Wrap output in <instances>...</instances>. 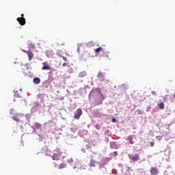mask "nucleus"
<instances>
[{"instance_id":"nucleus-13","label":"nucleus","mask_w":175,"mask_h":175,"mask_svg":"<svg viewBox=\"0 0 175 175\" xmlns=\"http://www.w3.org/2000/svg\"><path fill=\"white\" fill-rule=\"evenodd\" d=\"M33 83H34V84H39L40 83V79L38 77H36L33 79Z\"/></svg>"},{"instance_id":"nucleus-7","label":"nucleus","mask_w":175,"mask_h":175,"mask_svg":"<svg viewBox=\"0 0 175 175\" xmlns=\"http://www.w3.org/2000/svg\"><path fill=\"white\" fill-rule=\"evenodd\" d=\"M150 172L152 175H158V167H152L150 168Z\"/></svg>"},{"instance_id":"nucleus-17","label":"nucleus","mask_w":175,"mask_h":175,"mask_svg":"<svg viewBox=\"0 0 175 175\" xmlns=\"http://www.w3.org/2000/svg\"><path fill=\"white\" fill-rule=\"evenodd\" d=\"M65 167H66V163H62L59 165L58 169H65Z\"/></svg>"},{"instance_id":"nucleus-5","label":"nucleus","mask_w":175,"mask_h":175,"mask_svg":"<svg viewBox=\"0 0 175 175\" xmlns=\"http://www.w3.org/2000/svg\"><path fill=\"white\" fill-rule=\"evenodd\" d=\"M23 53H25V54L28 55L29 61H32L34 57L33 53H32V51L23 50Z\"/></svg>"},{"instance_id":"nucleus-20","label":"nucleus","mask_w":175,"mask_h":175,"mask_svg":"<svg viewBox=\"0 0 175 175\" xmlns=\"http://www.w3.org/2000/svg\"><path fill=\"white\" fill-rule=\"evenodd\" d=\"M112 155H113V157H117V155H118V152L117 151H115V152H113L112 153Z\"/></svg>"},{"instance_id":"nucleus-33","label":"nucleus","mask_w":175,"mask_h":175,"mask_svg":"<svg viewBox=\"0 0 175 175\" xmlns=\"http://www.w3.org/2000/svg\"><path fill=\"white\" fill-rule=\"evenodd\" d=\"M75 131H77V129H75Z\"/></svg>"},{"instance_id":"nucleus-11","label":"nucleus","mask_w":175,"mask_h":175,"mask_svg":"<svg viewBox=\"0 0 175 175\" xmlns=\"http://www.w3.org/2000/svg\"><path fill=\"white\" fill-rule=\"evenodd\" d=\"M96 165V161H95V160H94V159H92L90 161L89 166L90 167H95Z\"/></svg>"},{"instance_id":"nucleus-8","label":"nucleus","mask_w":175,"mask_h":175,"mask_svg":"<svg viewBox=\"0 0 175 175\" xmlns=\"http://www.w3.org/2000/svg\"><path fill=\"white\" fill-rule=\"evenodd\" d=\"M42 65L44 66L42 67V70H50L51 68L50 66L47 65V62L42 63Z\"/></svg>"},{"instance_id":"nucleus-19","label":"nucleus","mask_w":175,"mask_h":175,"mask_svg":"<svg viewBox=\"0 0 175 175\" xmlns=\"http://www.w3.org/2000/svg\"><path fill=\"white\" fill-rule=\"evenodd\" d=\"M14 96L15 98H21V95L18 94V93H15Z\"/></svg>"},{"instance_id":"nucleus-29","label":"nucleus","mask_w":175,"mask_h":175,"mask_svg":"<svg viewBox=\"0 0 175 175\" xmlns=\"http://www.w3.org/2000/svg\"><path fill=\"white\" fill-rule=\"evenodd\" d=\"M117 121V120L116 119H112V122H116Z\"/></svg>"},{"instance_id":"nucleus-32","label":"nucleus","mask_w":175,"mask_h":175,"mask_svg":"<svg viewBox=\"0 0 175 175\" xmlns=\"http://www.w3.org/2000/svg\"><path fill=\"white\" fill-rule=\"evenodd\" d=\"M73 160L72 159H70V161L72 162Z\"/></svg>"},{"instance_id":"nucleus-10","label":"nucleus","mask_w":175,"mask_h":175,"mask_svg":"<svg viewBox=\"0 0 175 175\" xmlns=\"http://www.w3.org/2000/svg\"><path fill=\"white\" fill-rule=\"evenodd\" d=\"M17 21L21 25H24L26 23L25 18H18Z\"/></svg>"},{"instance_id":"nucleus-15","label":"nucleus","mask_w":175,"mask_h":175,"mask_svg":"<svg viewBox=\"0 0 175 175\" xmlns=\"http://www.w3.org/2000/svg\"><path fill=\"white\" fill-rule=\"evenodd\" d=\"M58 57H59L60 58H62V59H64V61L67 62L68 61V57H65V56H62V54L60 53H57Z\"/></svg>"},{"instance_id":"nucleus-25","label":"nucleus","mask_w":175,"mask_h":175,"mask_svg":"<svg viewBox=\"0 0 175 175\" xmlns=\"http://www.w3.org/2000/svg\"><path fill=\"white\" fill-rule=\"evenodd\" d=\"M67 66H68V64H67V63H64V64H62V66H64V67Z\"/></svg>"},{"instance_id":"nucleus-21","label":"nucleus","mask_w":175,"mask_h":175,"mask_svg":"<svg viewBox=\"0 0 175 175\" xmlns=\"http://www.w3.org/2000/svg\"><path fill=\"white\" fill-rule=\"evenodd\" d=\"M95 128H96V129H97V131H99V129H100V126H99V124H96L95 126Z\"/></svg>"},{"instance_id":"nucleus-9","label":"nucleus","mask_w":175,"mask_h":175,"mask_svg":"<svg viewBox=\"0 0 175 175\" xmlns=\"http://www.w3.org/2000/svg\"><path fill=\"white\" fill-rule=\"evenodd\" d=\"M97 77L99 79V80H100V81H105V75H103V73H102V72H99L98 73Z\"/></svg>"},{"instance_id":"nucleus-2","label":"nucleus","mask_w":175,"mask_h":175,"mask_svg":"<svg viewBox=\"0 0 175 175\" xmlns=\"http://www.w3.org/2000/svg\"><path fill=\"white\" fill-rule=\"evenodd\" d=\"M62 156V152L60 150H55L52 157L53 161H59Z\"/></svg>"},{"instance_id":"nucleus-27","label":"nucleus","mask_w":175,"mask_h":175,"mask_svg":"<svg viewBox=\"0 0 175 175\" xmlns=\"http://www.w3.org/2000/svg\"><path fill=\"white\" fill-rule=\"evenodd\" d=\"M19 18H24V14H22L21 17H19Z\"/></svg>"},{"instance_id":"nucleus-4","label":"nucleus","mask_w":175,"mask_h":175,"mask_svg":"<svg viewBox=\"0 0 175 175\" xmlns=\"http://www.w3.org/2000/svg\"><path fill=\"white\" fill-rule=\"evenodd\" d=\"M129 158L133 161L134 162H137L139 159H140V155L139 154H135L134 156L132 157V154L128 155Z\"/></svg>"},{"instance_id":"nucleus-28","label":"nucleus","mask_w":175,"mask_h":175,"mask_svg":"<svg viewBox=\"0 0 175 175\" xmlns=\"http://www.w3.org/2000/svg\"><path fill=\"white\" fill-rule=\"evenodd\" d=\"M113 144H114L113 142L111 143V148H113Z\"/></svg>"},{"instance_id":"nucleus-18","label":"nucleus","mask_w":175,"mask_h":175,"mask_svg":"<svg viewBox=\"0 0 175 175\" xmlns=\"http://www.w3.org/2000/svg\"><path fill=\"white\" fill-rule=\"evenodd\" d=\"M102 50H103V48L99 47V48L95 49L94 51L95 53H99L100 51H102Z\"/></svg>"},{"instance_id":"nucleus-24","label":"nucleus","mask_w":175,"mask_h":175,"mask_svg":"<svg viewBox=\"0 0 175 175\" xmlns=\"http://www.w3.org/2000/svg\"><path fill=\"white\" fill-rule=\"evenodd\" d=\"M10 114H14V109L10 110Z\"/></svg>"},{"instance_id":"nucleus-6","label":"nucleus","mask_w":175,"mask_h":175,"mask_svg":"<svg viewBox=\"0 0 175 175\" xmlns=\"http://www.w3.org/2000/svg\"><path fill=\"white\" fill-rule=\"evenodd\" d=\"M23 114L21 113H16V116H14L12 118V120H14V121H16V122H20V118L23 117Z\"/></svg>"},{"instance_id":"nucleus-14","label":"nucleus","mask_w":175,"mask_h":175,"mask_svg":"<svg viewBox=\"0 0 175 175\" xmlns=\"http://www.w3.org/2000/svg\"><path fill=\"white\" fill-rule=\"evenodd\" d=\"M158 107L161 110H163V109H165V104L163 103H160L158 104Z\"/></svg>"},{"instance_id":"nucleus-1","label":"nucleus","mask_w":175,"mask_h":175,"mask_svg":"<svg viewBox=\"0 0 175 175\" xmlns=\"http://www.w3.org/2000/svg\"><path fill=\"white\" fill-rule=\"evenodd\" d=\"M95 92H97L99 94V96L96 98L95 99V105H102L104 99H105V96L103 94H102V91L100 90V88H96V89L94 90Z\"/></svg>"},{"instance_id":"nucleus-22","label":"nucleus","mask_w":175,"mask_h":175,"mask_svg":"<svg viewBox=\"0 0 175 175\" xmlns=\"http://www.w3.org/2000/svg\"><path fill=\"white\" fill-rule=\"evenodd\" d=\"M80 76L81 77H83V76H85V72H81Z\"/></svg>"},{"instance_id":"nucleus-26","label":"nucleus","mask_w":175,"mask_h":175,"mask_svg":"<svg viewBox=\"0 0 175 175\" xmlns=\"http://www.w3.org/2000/svg\"><path fill=\"white\" fill-rule=\"evenodd\" d=\"M152 95H157V92L155 91L152 92Z\"/></svg>"},{"instance_id":"nucleus-23","label":"nucleus","mask_w":175,"mask_h":175,"mask_svg":"<svg viewBox=\"0 0 175 175\" xmlns=\"http://www.w3.org/2000/svg\"><path fill=\"white\" fill-rule=\"evenodd\" d=\"M155 144V142H150V146H151V147H154V145Z\"/></svg>"},{"instance_id":"nucleus-30","label":"nucleus","mask_w":175,"mask_h":175,"mask_svg":"<svg viewBox=\"0 0 175 175\" xmlns=\"http://www.w3.org/2000/svg\"><path fill=\"white\" fill-rule=\"evenodd\" d=\"M137 111H139V114H140V113H142V111H140V110H137Z\"/></svg>"},{"instance_id":"nucleus-31","label":"nucleus","mask_w":175,"mask_h":175,"mask_svg":"<svg viewBox=\"0 0 175 175\" xmlns=\"http://www.w3.org/2000/svg\"><path fill=\"white\" fill-rule=\"evenodd\" d=\"M71 131L73 132L74 131L73 129H71Z\"/></svg>"},{"instance_id":"nucleus-3","label":"nucleus","mask_w":175,"mask_h":175,"mask_svg":"<svg viewBox=\"0 0 175 175\" xmlns=\"http://www.w3.org/2000/svg\"><path fill=\"white\" fill-rule=\"evenodd\" d=\"M82 114H83V111H81V109H78L75 112L74 118H75V120H79Z\"/></svg>"},{"instance_id":"nucleus-16","label":"nucleus","mask_w":175,"mask_h":175,"mask_svg":"<svg viewBox=\"0 0 175 175\" xmlns=\"http://www.w3.org/2000/svg\"><path fill=\"white\" fill-rule=\"evenodd\" d=\"M127 140L129 143V144H134L135 142H133V139H132V137H128Z\"/></svg>"},{"instance_id":"nucleus-12","label":"nucleus","mask_w":175,"mask_h":175,"mask_svg":"<svg viewBox=\"0 0 175 175\" xmlns=\"http://www.w3.org/2000/svg\"><path fill=\"white\" fill-rule=\"evenodd\" d=\"M33 126L36 129H40V128H42V124L40 123L34 122Z\"/></svg>"}]
</instances>
